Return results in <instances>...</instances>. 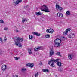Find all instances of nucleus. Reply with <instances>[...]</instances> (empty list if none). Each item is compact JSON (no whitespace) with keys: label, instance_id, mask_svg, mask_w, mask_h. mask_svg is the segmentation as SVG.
Returning a JSON list of instances; mask_svg holds the SVG:
<instances>
[{"label":"nucleus","instance_id":"1a4fd4ad","mask_svg":"<svg viewBox=\"0 0 77 77\" xmlns=\"http://www.w3.org/2000/svg\"><path fill=\"white\" fill-rule=\"evenodd\" d=\"M7 68V66L6 65H3L2 66L1 69L3 70V71H6V69Z\"/></svg>","mask_w":77,"mask_h":77},{"label":"nucleus","instance_id":"7c9ffc66","mask_svg":"<svg viewBox=\"0 0 77 77\" xmlns=\"http://www.w3.org/2000/svg\"><path fill=\"white\" fill-rule=\"evenodd\" d=\"M14 59H15V60H18V58L17 57H15Z\"/></svg>","mask_w":77,"mask_h":77},{"label":"nucleus","instance_id":"4be33fe9","mask_svg":"<svg viewBox=\"0 0 77 77\" xmlns=\"http://www.w3.org/2000/svg\"><path fill=\"white\" fill-rule=\"evenodd\" d=\"M28 20H27V19L26 18H23L22 19V23H24V22H25V21H27Z\"/></svg>","mask_w":77,"mask_h":77},{"label":"nucleus","instance_id":"412c9836","mask_svg":"<svg viewBox=\"0 0 77 77\" xmlns=\"http://www.w3.org/2000/svg\"><path fill=\"white\" fill-rule=\"evenodd\" d=\"M52 59V60L53 61V62L55 63L56 62H58V61H59V59H56V60H54V59Z\"/></svg>","mask_w":77,"mask_h":77},{"label":"nucleus","instance_id":"423d86ee","mask_svg":"<svg viewBox=\"0 0 77 77\" xmlns=\"http://www.w3.org/2000/svg\"><path fill=\"white\" fill-rule=\"evenodd\" d=\"M70 30H71V28H68L67 29H66V30L65 31L63 32V35H64V36H65V35H67V33H68V32H70Z\"/></svg>","mask_w":77,"mask_h":77},{"label":"nucleus","instance_id":"39448f33","mask_svg":"<svg viewBox=\"0 0 77 77\" xmlns=\"http://www.w3.org/2000/svg\"><path fill=\"white\" fill-rule=\"evenodd\" d=\"M22 0H17L16 2H14L13 3L14 5V6H17V5H18L19 3H21Z\"/></svg>","mask_w":77,"mask_h":77},{"label":"nucleus","instance_id":"4468645a","mask_svg":"<svg viewBox=\"0 0 77 77\" xmlns=\"http://www.w3.org/2000/svg\"><path fill=\"white\" fill-rule=\"evenodd\" d=\"M54 53L53 52V51L52 49H51V51H50V56H52L54 54Z\"/></svg>","mask_w":77,"mask_h":77},{"label":"nucleus","instance_id":"20e7f679","mask_svg":"<svg viewBox=\"0 0 77 77\" xmlns=\"http://www.w3.org/2000/svg\"><path fill=\"white\" fill-rule=\"evenodd\" d=\"M48 64L50 65L52 67H54V63L52 60V59H51L48 62Z\"/></svg>","mask_w":77,"mask_h":77},{"label":"nucleus","instance_id":"f03ea898","mask_svg":"<svg viewBox=\"0 0 77 77\" xmlns=\"http://www.w3.org/2000/svg\"><path fill=\"white\" fill-rule=\"evenodd\" d=\"M61 40L60 39L57 38L54 41V46L55 47H60V43H61Z\"/></svg>","mask_w":77,"mask_h":77},{"label":"nucleus","instance_id":"f3484780","mask_svg":"<svg viewBox=\"0 0 77 77\" xmlns=\"http://www.w3.org/2000/svg\"><path fill=\"white\" fill-rule=\"evenodd\" d=\"M41 48V47H38V48H34V51H38V50H40V48Z\"/></svg>","mask_w":77,"mask_h":77},{"label":"nucleus","instance_id":"ddd939ff","mask_svg":"<svg viewBox=\"0 0 77 77\" xmlns=\"http://www.w3.org/2000/svg\"><path fill=\"white\" fill-rule=\"evenodd\" d=\"M33 34L34 35L37 36H41V34L40 33L36 32H34L33 33Z\"/></svg>","mask_w":77,"mask_h":77},{"label":"nucleus","instance_id":"4c0bfd02","mask_svg":"<svg viewBox=\"0 0 77 77\" xmlns=\"http://www.w3.org/2000/svg\"><path fill=\"white\" fill-rule=\"evenodd\" d=\"M62 38H65V37H63Z\"/></svg>","mask_w":77,"mask_h":77},{"label":"nucleus","instance_id":"c756f323","mask_svg":"<svg viewBox=\"0 0 77 77\" xmlns=\"http://www.w3.org/2000/svg\"><path fill=\"white\" fill-rule=\"evenodd\" d=\"M58 69L59 71H60V72L62 71V69H61V68Z\"/></svg>","mask_w":77,"mask_h":77},{"label":"nucleus","instance_id":"e433bc0d","mask_svg":"<svg viewBox=\"0 0 77 77\" xmlns=\"http://www.w3.org/2000/svg\"><path fill=\"white\" fill-rule=\"evenodd\" d=\"M39 65H42V62H41L39 63Z\"/></svg>","mask_w":77,"mask_h":77},{"label":"nucleus","instance_id":"b1692460","mask_svg":"<svg viewBox=\"0 0 77 77\" xmlns=\"http://www.w3.org/2000/svg\"><path fill=\"white\" fill-rule=\"evenodd\" d=\"M68 56L69 59H70V60L72 59V57L71 56V55L70 54L68 55Z\"/></svg>","mask_w":77,"mask_h":77},{"label":"nucleus","instance_id":"a211bd4d","mask_svg":"<svg viewBox=\"0 0 77 77\" xmlns=\"http://www.w3.org/2000/svg\"><path fill=\"white\" fill-rule=\"evenodd\" d=\"M66 15H70L71 13H70V12H69V11L68 10L66 12Z\"/></svg>","mask_w":77,"mask_h":77},{"label":"nucleus","instance_id":"72a5a7b5","mask_svg":"<svg viewBox=\"0 0 77 77\" xmlns=\"http://www.w3.org/2000/svg\"><path fill=\"white\" fill-rule=\"evenodd\" d=\"M16 33H17V32H18V29H16Z\"/></svg>","mask_w":77,"mask_h":77},{"label":"nucleus","instance_id":"f8f14e48","mask_svg":"<svg viewBox=\"0 0 77 77\" xmlns=\"http://www.w3.org/2000/svg\"><path fill=\"white\" fill-rule=\"evenodd\" d=\"M26 65L27 66H29L30 68H32L33 67L34 64L33 63H28L26 64Z\"/></svg>","mask_w":77,"mask_h":77},{"label":"nucleus","instance_id":"f704fd0d","mask_svg":"<svg viewBox=\"0 0 77 77\" xmlns=\"http://www.w3.org/2000/svg\"><path fill=\"white\" fill-rule=\"evenodd\" d=\"M13 77H18V75H13Z\"/></svg>","mask_w":77,"mask_h":77},{"label":"nucleus","instance_id":"6e6552de","mask_svg":"<svg viewBox=\"0 0 77 77\" xmlns=\"http://www.w3.org/2000/svg\"><path fill=\"white\" fill-rule=\"evenodd\" d=\"M46 32L47 33H53V32H54V30L51 28L50 29H48L46 30Z\"/></svg>","mask_w":77,"mask_h":77},{"label":"nucleus","instance_id":"6ab92c4d","mask_svg":"<svg viewBox=\"0 0 77 77\" xmlns=\"http://www.w3.org/2000/svg\"><path fill=\"white\" fill-rule=\"evenodd\" d=\"M36 15L38 16L39 15H42V13L40 12H36Z\"/></svg>","mask_w":77,"mask_h":77},{"label":"nucleus","instance_id":"c85d7f7f","mask_svg":"<svg viewBox=\"0 0 77 77\" xmlns=\"http://www.w3.org/2000/svg\"><path fill=\"white\" fill-rule=\"evenodd\" d=\"M8 30V28L7 27H5L4 28V30Z\"/></svg>","mask_w":77,"mask_h":77},{"label":"nucleus","instance_id":"7ed1b4c3","mask_svg":"<svg viewBox=\"0 0 77 77\" xmlns=\"http://www.w3.org/2000/svg\"><path fill=\"white\" fill-rule=\"evenodd\" d=\"M41 10L42 11H44L45 12H50L49 11V9L47 6L45 5H43L42 6L41 8Z\"/></svg>","mask_w":77,"mask_h":77},{"label":"nucleus","instance_id":"bb28decb","mask_svg":"<svg viewBox=\"0 0 77 77\" xmlns=\"http://www.w3.org/2000/svg\"><path fill=\"white\" fill-rule=\"evenodd\" d=\"M45 37L46 38H50V35L49 34H47L45 35Z\"/></svg>","mask_w":77,"mask_h":77},{"label":"nucleus","instance_id":"5701e85b","mask_svg":"<svg viewBox=\"0 0 77 77\" xmlns=\"http://www.w3.org/2000/svg\"><path fill=\"white\" fill-rule=\"evenodd\" d=\"M56 54L57 56H60V57H62V55L60 54V52H57Z\"/></svg>","mask_w":77,"mask_h":77},{"label":"nucleus","instance_id":"f257e3e1","mask_svg":"<svg viewBox=\"0 0 77 77\" xmlns=\"http://www.w3.org/2000/svg\"><path fill=\"white\" fill-rule=\"evenodd\" d=\"M14 41L15 42V44L16 46L19 47H22V45H21V43L20 42H22L23 41V39L17 37H14Z\"/></svg>","mask_w":77,"mask_h":77},{"label":"nucleus","instance_id":"9b49d317","mask_svg":"<svg viewBox=\"0 0 77 77\" xmlns=\"http://www.w3.org/2000/svg\"><path fill=\"white\" fill-rule=\"evenodd\" d=\"M75 36V35L74 33L70 34L68 36L69 38L71 39V38H73Z\"/></svg>","mask_w":77,"mask_h":77},{"label":"nucleus","instance_id":"dca6fc26","mask_svg":"<svg viewBox=\"0 0 77 77\" xmlns=\"http://www.w3.org/2000/svg\"><path fill=\"white\" fill-rule=\"evenodd\" d=\"M43 72H48L49 71L48 70V69H44L42 70Z\"/></svg>","mask_w":77,"mask_h":77},{"label":"nucleus","instance_id":"c9c22d12","mask_svg":"<svg viewBox=\"0 0 77 77\" xmlns=\"http://www.w3.org/2000/svg\"><path fill=\"white\" fill-rule=\"evenodd\" d=\"M0 41H1V42H3V40H2V38H0Z\"/></svg>","mask_w":77,"mask_h":77},{"label":"nucleus","instance_id":"cd10ccee","mask_svg":"<svg viewBox=\"0 0 77 77\" xmlns=\"http://www.w3.org/2000/svg\"><path fill=\"white\" fill-rule=\"evenodd\" d=\"M0 23H4V21L2 20H0Z\"/></svg>","mask_w":77,"mask_h":77},{"label":"nucleus","instance_id":"2eb2a0df","mask_svg":"<svg viewBox=\"0 0 77 77\" xmlns=\"http://www.w3.org/2000/svg\"><path fill=\"white\" fill-rule=\"evenodd\" d=\"M57 65L59 67H60L62 66V63L58 61L57 63Z\"/></svg>","mask_w":77,"mask_h":77},{"label":"nucleus","instance_id":"473e14b6","mask_svg":"<svg viewBox=\"0 0 77 77\" xmlns=\"http://www.w3.org/2000/svg\"><path fill=\"white\" fill-rule=\"evenodd\" d=\"M4 41H5L7 40V38H6V36H5V37L4 38Z\"/></svg>","mask_w":77,"mask_h":77},{"label":"nucleus","instance_id":"aec40b11","mask_svg":"<svg viewBox=\"0 0 77 77\" xmlns=\"http://www.w3.org/2000/svg\"><path fill=\"white\" fill-rule=\"evenodd\" d=\"M31 49L32 48H30V49H29L28 50V52L29 53V54H31L32 53V51H31Z\"/></svg>","mask_w":77,"mask_h":77},{"label":"nucleus","instance_id":"2f4dec72","mask_svg":"<svg viewBox=\"0 0 77 77\" xmlns=\"http://www.w3.org/2000/svg\"><path fill=\"white\" fill-rule=\"evenodd\" d=\"M26 69L24 68H22V71H26Z\"/></svg>","mask_w":77,"mask_h":77},{"label":"nucleus","instance_id":"0eeeda50","mask_svg":"<svg viewBox=\"0 0 77 77\" xmlns=\"http://www.w3.org/2000/svg\"><path fill=\"white\" fill-rule=\"evenodd\" d=\"M56 7L58 11H61V10H63L62 7L58 5H56Z\"/></svg>","mask_w":77,"mask_h":77},{"label":"nucleus","instance_id":"a878e982","mask_svg":"<svg viewBox=\"0 0 77 77\" xmlns=\"http://www.w3.org/2000/svg\"><path fill=\"white\" fill-rule=\"evenodd\" d=\"M29 38L30 39H33V36L31 35H29Z\"/></svg>","mask_w":77,"mask_h":77},{"label":"nucleus","instance_id":"9d476101","mask_svg":"<svg viewBox=\"0 0 77 77\" xmlns=\"http://www.w3.org/2000/svg\"><path fill=\"white\" fill-rule=\"evenodd\" d=\"M57 15L60 18H63V14L59 12H58L57 14Z\"/></svg>","mask_w":77,"mask_h":77},{"label":"nucleus","instance_id":"393cba45","mask_svg":"<svg viewBox=\"0 0 77 77\" xmlns=\"http://www.w3.org/2000/svg\"><path fill=\"white\" fill-rule=\"evenodd\" d=\"M39 75V72H37V73L35 74V77H37Z\"/></svg>","mask_w":77,"mask_h":77}]
</instances>
